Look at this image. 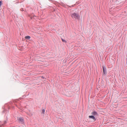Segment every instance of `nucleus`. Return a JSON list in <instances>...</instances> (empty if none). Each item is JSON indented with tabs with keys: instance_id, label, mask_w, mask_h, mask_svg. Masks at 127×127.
<instances>
[{
	"instance_id": "nucleus-4",
	"label": "nucleus",
	"mask_w": 127,
	"mask_h": 127,
	"mask_svg": "<svg viewBox=\"0 0 127 127\" xmlns=\"http://www.w3.org/2000/svg\"><path fill=\"white\" fill-rule=\"evenodd\" d=\"M103 71L104 74H106V68H105L104 66H102Z\"/></svg>"
},
{
	"instance_id": "nucleus-2",
	"label": "nucleus",
	"mask_w": 127,
	"mask_h": 127,
	"mask_svg": "<svg viewBox=\"0 0 127 127\" xmlns=\"http://www.w3.org/2000/svg\"><path fill=\"white\" fill-rule=\"evenodd\" d=\"M18 120L20 122L23 123L24 119L23 118L21 117L19 118Z\"/></svg>"
},
{
	"instance_id": "nucleus-9",
	"label": "nucleus",
	"mask_w": 127,
	"mask_h": 127,
	"mask_svg": "<svg viewBox=\"0 0 127 127\" xmlns=\"http://www.w3.org/2000/svg\"><path fill=\"white\" fill-rule=\"evenodd\" d=\"M62 41H63V42H66V41L64 39H62Z\"/></svg>"
},
{
	"instance_id": "nucleus-11",
	"label": "nucleus",
	"mask_w": 127,
	"mask_h": 127,
	"mask_svg": "<svg viewBox=\"0 0 127 127\" xmlns=\"http://www.w3.org/2000/svg\"><path fill=\"white\" fill-rule=\"evenodd\" d=\"M30 18H31V19H32V17H31Z\"/></svg>"
},
{
	"instance_id": "nucleus-7",
	"label": "nucleus",
	"mask_w": 127,
	"mask_h": 127,
	"mask_svg": "<svg viewBox=\"0 0 127 127\" xmlns=\"http://www.w3.org/2000/svg\"><path fill=\"white\" fill-rule=\"evenodd\" d=\"M30 38H31V37L30 36H26L25 37V38L26 39H29Z\"/></svg>"
},
{
	"instance_id": "nucleus-6",
	"label": "nucleus",
	"mask_w": 127,
	"mask_h": 127,
	"mask_svg": "<svg viewBox=\"0 0 127 127\" xmlns=\"http://www.w3.org/2000/svg\"><path fill=\"white\" fill-rule=\"evenodd\" d=\"M116 2V3L118 4L119 3L121 2V0H117Z\"/></svg>"
},
{
	"instance_id": "nucleus-1",
	"label": "nucleus",
	"mask_w": 127,
	"mask_h": 127,
	"mask_svg": "<svg viewBox=\"0 0 127 127\" xmlns=\"http://www.w3.org/2000/svg\"><path fill=\"white\" fill-rule=\"evenodd\" d=\"M71 16L72 18H74L75 19H79L80 16L77 13H74L72 14L71 15Z\"/></svg>"
},
{
	"instance_id": "nucleus-3",
	"label": "nucleus",
	"mask_w": 127,
	"mask_h": 127,
	"mask_svg": "<svg viewBox=\"0 0 127 127\" xmlns=\"http://www.w3.org/2000/svg\"><path fill=\"white\" fill-rule=\"evenodd\" d=\"M89 118L92 119L94 121H95L96 120V118L93 116H89Z\"/></svg>"
},
{
	"instance_id": "nucleus-8",
	"label": "nucleus",
	"mask_w": 127,
	"mask_h": 127,
	"mask_svg": "<svg viewBox=\"0 0 127 127\" xmlns=\"http://www.w3.org/2000/svg\"><path fill=\"white\" fill-rule=\"evenodd\" d=\"M45 110L44 109H42V114H44Z\"/></svg>"
},
{
	"instance_id": "nucleus-5",
	"label": "nucleus",
	"mask_w": 127,
	"mask_h": 127,
	"mask_svg": "<svg viewBox=\"0 0 127 127\" xmlns=\"http://www.w3.org/2000/svg\"><path fill=\"white\" fill-rule=\"evenodd\" d=\"M91 114L94 116L97 115V113L95 111L92 112L91 113Z\"/></svg>"
},
{
	"instance_id": "nucleus-10",
	"label": "nucleus",
	"mask_w": 127,
	"mask_h": 127,
	"mask_svg": "<svg viewBox=\"0 0 127 127\" xmlns=\"http://www.w3.org/2000/svg\"><path fill=\"white\" fill-rule=\"evenodd\" d=\"M2 2L1 1H0V6Z\"/></svg>"
}]
</instances>
